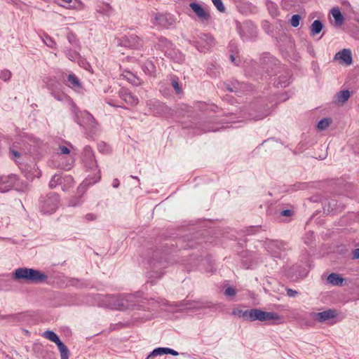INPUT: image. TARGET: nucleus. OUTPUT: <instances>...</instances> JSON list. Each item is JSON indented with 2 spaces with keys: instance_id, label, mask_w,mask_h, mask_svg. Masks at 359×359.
Wrapping results in <instances>:
<instances>
[{
  "instance_id": "obj_1",
  "label": "nucleus",
  "mask_w": 359,
  "mask_h": 359,
  "mask_svg": "<svg viewBox=\"0 0 359 359\" xmlns=\"http://www.w3.org/2000/svg\"><path fill=\"white\" fill-rule=\"evenodd\" d=\"M140 299V297L135 294H126L120 295H107L104 297V305L112 309L125 311L128 309H147L149 311L156 310L161 302L151 299L147 302ZM162 304H165L163 301Z\"/></svg>"
},
{
  "instance_id": "obj_2",
  "label": "nucleus",
  "mask_w": 359,
  "mask_h": 359,
  "mask_svg": "<svg viewBox=\"0 0 359 359\" xmlns=\"http://www.w3.org/2000/svg\"><path fill=\"white\" fill-rule=\"evenodd\" d=\"M83 162L87 171L91 172L86 178L84 183L87 185H93L101 179L100 170L98 168L92 149L86 146L83 149Z\"/></svg>"
},
{
  "instance_id": "obj_3",
  "label": "nucleus",
  "mask_w": 359,
  "mask_h": 359,
  "mask_svg": "<svg viewBox=\"0 0 359 359\" xmlns=\"http://www.w3.org/2000/svg\"><path fill=\"white\" fill-rule=\"evenodd\" d=\"M48 276L37 269L26 267L18 268L13 274V279L27 283H42L46 281Z\"/></svg>"
},
{
  "instance_id": "obj_4",
  "label": "nucleus",
  "mask_w": 359,
  "mask_h": 359,
  "mask_svg": "<svg viewBox=\"0 0 359 359\" xmlns=\"http://www.w3.org/2000/svg\"><path fill=\"white\" fill-rule=\"evenodd\" d=\"M233 313L240 317H243L245 320L251 321L259 320L262 322L278 321L281 320L280 316L275 312L263 311L258 309H252L245 311H234Z\"/></svg>"
},
{
  "instance_id": "obj_5",
  "label": "nucleus",
  "mask_w": 359,
  "mask_h": 359,
  "mask_svg": "<svg viewBox=\"0 0 359 359\" xmlns=\"http://www.w3.org/2000/svg\"><path fill=\"white\" fill-rule=\"evenodd\" d=\"M74 114V121L90 135L95 133L97 130V123L94 117L87 111H79L72 107Z\"/></svg>"
},
{
  "instance_id": "obj_6",
  "label": "nucleus",
  "mask_w": 359,
  "mask_h": 359,
  "mask_svg": "<svg viewBox=\"0 0 359 359\" xmlns=\"http://www.w3.org/2000/svg\"><path fill=\"white\" fill-rule=\"evenodd\" d=\"M60 204L59 196L55 193H49L40 198L39 208L44 214H53Z\"/></svg>"
},
{
  "instance_id": "obj_7",
  "label": "nucleus",
  "mask_w": 359,
  "mask_h": 359,
  "mask_svg": "<svg viewBox=\"0 0 359 359\" xmlns=\"http://www.w3.org/2000/svg\"><path fill=\"white\" fill-rule=\"evenodd\" d=\"M156 46L164 52L165 55L176 60L177 62H181L184 60L182 55L172 48V43L167 39L163 37L158 38Z\"/></svg>"
},
{
  "instance_id": "obj_8",
  "label": "nucleus",
  "mask_w": 359,
  "mask_h": 359,
  "mask_svg": "<svg viewBox=\"0 0 359 359\" xmlns=\"http://www.w3.org/2000/svg\"><path fill=\"white\" fill-rule=\"evenodd\" d=\"M151 22L159 28H168L175 24L176 19L170 13H153Z\"/></svg>"
},
{
  "instance_id": "obj_9",
  "label": "nucleus",
  "mask_w": 359,
  "mask_h": 359,
  "mask_svg": "<svg viewBox=\"0 0 359 359\" xmlns=\"http://www.w3.org/2000/svg\"><path fill=\"white\" fill-rule=\"evenodd\" d=\"M147 105L154 115L169 118L172 114V110L159 100H149Z\"/></svg>"
},
{
  "instance_id": "obj_10",
  "label": "nucleus",
  "mask_w": 359,
  "mask_h": 359,
  "mask_svg": "<svg viewBox=\"0 0 359 359\" xmlns=\"http://www.w3.org/2000/svg\"><path fill=\"white\" fill-rule=\"evenodd\" d=\"M193 44L198 51L205 52L214 46L215 41L212 36L201 33L193 41Z\"/></svg>"
},
{
  "instance_id": "obj_11",
  "label": "nucleus",
  "mask_w": 359,
  "mask_h": 359,
  "mask_svg": "<svg viewBox=\"0 0 359 359\" xmlns=\"http://www.w3.org/2000/svg\"><path fill=\"white\" fill-rule=\"evenodd\" d=\"M43 336L57 344L61 359H69V351L68 348L61 341L59 337L54 332L47 330L43 334Z\"/></svg>"
},
{
  "instance_id": "obj_12",
  "label": "nucleus",
  "mask_w": 359,
  "mask_h": 359,
  "mask_svg": "<svg viewBox=\"0 0 359 359\" xmlns=\"http://www.w3.org/2000/svg\"><path fill=\"white\" fill-rule=\"evenodd\" d=\"M118 44L131 48H139L142 46V40L135 34H128L122 39H118Z\"/></svg>"
},
{
  "instance_id": "obj_13",
  "label": "nucleus",
  "mask_w": 359,
  "mask_h": 359,
  "mask_svg": "<svg viewBox=\"0 0 359 359\" xmlns=\"http://www.w3.org/2000/svg\"><path fill=\"white\" fill-rule=\"evenodd\" d=\"M189 7L197 16L199 21L204 22L210 20V15L208 9L205 7L196 2L190 3Z\"/></svg>"
},
{
  "instance_id": "obj_14",
  "label": "nucleus",
  "mask_w": 359,
  "mask_h": 359,
  "mask_svg": "<svg viewBox=\"0 0 359 359\" xmlns=\"http://www.w3.org/2000/svg\"><path fill=\"white\" fill-rule=\"evenodd\" d=\"M266 249L274 257H280L286 249V243L279 241H271L266 244Z\"/></svg>"
},
{
  "instance_id": "obj_15",
  "label": "nucleus",
  "mask_w": 359,
  "mask_h": 359,
  "mask_svg": "<svg viewBox=\"0 0 359 359\" xmlns=\"http://www.w3.org/2000/svg\"><path fill=\"white\" fill-rule=\"evenodd\" d=\"M180 308L179 310H198L203 308L209 307L206 302L203 301H192L189 299H184L180 303Z\"/></svg>"
},
{
  "instance_id": "obj_16",
  "label": "nucleus",
  "mask_w": 359,
  "mask_h": 359,
  "mask_svg": "<svg viewBox=\"0 0 359 359\" xmlns=\"http://www.w3.org/2000/svg\"><path fill=\"white\" fill-rule=\"evenodd\" d=\"M15 180L16 175L15 174L0 175V192L4 193L12 189Z\"/></svg>"
},
{
  "instance_id": "obj_17",
  "label": "nucleus",
  "mask_w": 359,
  "mask_h": 359,
  "mask_svg": "<svg viewBox=\"0 0 359 359\" xmlns=\"http://www.w3.org/2000/svg\"><path fill=\"white\" fill-rule=\"evenodd\" d=\"M60 6L67 9L81 10L83 8V4L80 0H56Z\"/></svg>"
},
{
  "instance_id": "obj_18",
  "label": "nucleus",
  "mask_w": 359,
  "mask_h": 359,
  "mask_svg": "<svg viewBox=\"0 0 359 359\" xmlns=\"http://www.w3.org/2000/svg\"><path fill=\"white\" fill-rule=\"evenodd\" d=\"M65 84L74 89L76 91H79L82 89V84L79 78L73 73H70L67 75V79L65 80Z\"/></svg>"
},
{
  "instance_id": "obj_19",
  "label": "nucleus",
  "mask_w": 359,
  "mask_h": 359,
  "mask_svg": "<svg viewBox=\"0 0 359 359\" xmlns=\"http://www.w3.org/2000/svg\"><path fill=\"white\" fill-rule=\"evenodd\" d=\"M120 97L124 100L127 104L130 105H135L138 103V98L133 95L128 90L121 88L119 91Z\"/></svg>"
},
{
  "instance_id": "obj_20",
  "label": "nucleus",
  "mask_w": 359,
  "mask_h": 359,
  "mask_svg": "<svg viewBox=\"0 0 359 359\" xmlns=\"http://www.w3.org/2000/svg\"><path fill=\"white\" fill-rule=\"evenodd\" d=\"M337 313L335 310L328 309L323 312L314 314V318L318 322H324L332 319L337 316Z\"/></svg>"
},
{
  "instance_id": "obj_21",
  "label": "nucleus",
  "mask_w": 359,
  "mask_h": 359,
  "mask_svg": "<svg viewBox=\"0 0 359 359\" xmlns=\"http://www.w3.org/2000/svg\"><path fill=\"white\" fill-rule=\"evenodd\" d=\"M226 90L230 92H241L244 91L247 88V84L244 83H240L238 81L232 80L224 83Z\"/></svg>"
},
{
  "instance_id": "obj_22",
  "label": "nucleus",
  "mask_w": 359,
  "mask_h": 359,
  "mask_svg": "<svg viewBox=\"0 0 359 359\" xmlns=\"http://www.w3.org/2000/svg\"><path fill=\"white\" fill-rule=\"evenodd\" d=\"M334 59L339 60L341 62H344L347 65H350L352 63L351 51L349 49H343L335 55Z\"/></svg>"
},
{
  "instance_id": "obj_23",
  "label": "nucleus",
  "mask_w": 359,
  "mask_h": 359,
  "mask_svg": "<svg viewBox=\"0 0 359 359\" xmlns=\"http://www.w3.org/2000/svg\"><path fill=\"white\" fill-rule=\"evenodd\" d=\"M163 354H170L172 355H178L179 353L174 349L170 348H156L154 349L149 355L147 356L146 359H149L150 358L156 357L158 355H162Z\"/></svg>"
},
{
  "instance_id": "obj_24",
  "label": "nucleus",
  "mask_w": 359,
  "mask_h": 359,
  "mask_svg": "<svg viewBox=\"0 0 359 359\" xmlns=\"http://www.w3.org/2000/svg\"><path fill=\"white\" fill-rule=\"evenodd\" d=\"M43 83L50 93L55 90H58L60 86V84L54 78L50 76L44 77Z\"/></svg>"
},
{
  "instance_id": "obj_25",
  "label": "nucleus",
  "mask_w": 359,
  "mask_h": 359,
  "mask_svg": "<svg viewBox=\"0 0 359 359\" xmlns=\"http://www.w3.org/2000/svg\"><path fill=\"white\" fill-rule=\"evenodd\" d=\"M13 189L18 192L26 193L29 191V185L28 184L19 178L18 175H16V180L13 184Z\"/></svg>"
},
{
  "instance_id": "obj_26",
  "label": "nucleus",
  "mask_w": 359,
  "mask_h": 359,
  "mask_svg": "<svg viewBox=\"0 0 359 359\" xmlns=\"http://www.w3.org/2000/svg\"><path fill=\"white\" fill-rule=\"evenodd\" d=\"M323 28V24L319 20H316L313 22L310 27V34L312 36H314L318 34Z\"/></svg>"
},
{
  "instance_id": "obj_27",
  "label": "nucleus",
  "mask_w": 359,
  "mask_h": 359,
  "mask_svg": "<svg viewBox=\"0 0 359 359\" xmlns=\"http://www.w3.org/2000/svg\"><path fill=\"white\" fill-rule=\"evenodd\" d=\"M331 13L334 19L335 24L337 26H341L344 23V18L339 9L338 8H333L331 10Z\"/></svg>"
},
{
  "instance_id": "obj_28",
  "label": "nucleus",
  "mask_w": 359,
  "mask_h": 359,
  "mask_svg": "<svg viewBox=\"0 0 359 359\" xmlns=\"http://www.w3.org/2000/svg\"><path fill=\"white\" fill-rule=\"evenodd\" d=\"M327 281L333 285L339 286L343 284L344 279L339 274L331 273L327 277Z\"/></svg>"
},
{
  "instance_id": "obj_29",
  "label": "nucleus",
  "mask_w": 359,
  "mask_h": 359,
  "mask_svg": "<svg viewBox=\"0 0 359 359\" xmlns=\"http://www.w3.org/2000/svg\"><path fill=\"white\" fill-rule=\"evenodd\" d=\"M144 72L149 76H154L156 72V67L151 61L147 60L142 66Z\"/></svg>"
},
{
  "instance_id": "obj_30",
  "label": "nucleus",
  "mask_w": 359,
  "mask_h": 359,
  "mask_svg": "<svg viewBox=\"0 0 359 359\" xmlns=\"http://www.w3.org/2000/svg\"><path fill=\"white\" fill-rule=\"evenodd\" d=\"M41 41L50 48H56L57 43L50 36L47 34H43V35L39 36Z\"/></svg>"
},
{
  "instance_id": "obj_31",
  "label": "nucleus",
  "mask_w": 359,
  "mask_h": 359,
  "mask_svg": "<svg viewBox=\"0 0 359 359\" xmlns=\"http://www.w3.org/2000/svg\"><path fill=\"white\" fill-rule=\"evenodd\" d=\"M350 97V92L348 90H341L336 95V101L339 103H345Z\"/></svg>"
},
{
  "instance_id": "obj_32",
  "label": "nucleus",
  "mask_w": 359,
  "mask_h": 359,
  "mask_svg": "<svg viewBox=\"0 0 359 359\" xmlns=\"http://www.w3.org/2000/svg\"><path fill=\"white\" fill-rule=\"evenodd\" d=\"M266 5L269 13L273 17H276L278 15V6L274 2L271 1H267Z\"/></svg>"
},
{
  "instance_id": "obj_33",
  "label": "nucleus",
  "mask_w": 359,
  "mask_h": 359,
  "mask_svg": "<svg viewBox=\"0 0 359 359\" xmlns=\"http://www.w3.org/2000/svg\"><path fill=\"white\" fill-rule=\"evenodd\" d=\"M40 176H41V171L35 165L30 168V170L25 174V177L27 179H31V180H32L33 178H35V177H39Z\"/></svg>"
},
{
  "instance_id": "obj_34",
  "label": "nucleus",
  "mask_w": 359,
  "mask_h": 359,
  "mask_svg": "<svg viewBox=\"0 0 359 359\" xmlns=\"http://www.w3.org/2000/svg\"><path fill=\"white\" fill-rule=\"evenodd\" d=\"M332 123V119L330 118H325L321 119L317 124V128L320 130H325Z\"/></svg>"
},
{
  "instance_id": "obj_35",
  "label": "nucleus",
  "mask_w": 359,
  "mask_h": 359,
  "mask_svg": "<svg viewBox=\"0 0 359 359\" xmlns=\"http://www.w3.org/2000/svg\"><path fill=\"white\" fill-rule=\"evenodd\" d=\"M62 177L59 174L54 175L49 182V187L51 189L56 187L57 184L62 183Z\"/></svg>"
},
{
  "instance_id": "obj_36",
  "label": "nucleus",
  "mask_w": 359,
  "mask_h": 359,
  "mask_svg": "<svg viewBox=\"0 0 359 359\" xmlns=\"http://www.w3.org/2000/svg\"><path fill=\"white\" fill-rule=\"evenodd\" d=\"M67 57L71 61L78 60L80 57L79 53L76 50H65Z\"/></svg>"
},
{
  "instance_id": "obj_37",
  "label": "nucleus",
  "mask_w": 359,
  "mask_h": 359,
  "mask_svg": "<svg viewBox=\"0 0 359 359\" xmlns=\"http://www.w3.org/2000/svg\"><path fill=\"white\" fill-rule=\"evenodd\" d=\"M52 96L58 101H63L68 99V97L62 93H60L57 90H55L50 93Z\"/></svg>"
},
{
  "instance_id": "obj_38",
  "label": "nucleus",
  "mask_w": 359,
  "mask_h": 359,
  "mask_svg": "<svg viewBox=\"0 0 359 359\" xmlns=\"http://www.w3.org/2000/svg\"><path fill=\"white\" fill-rule=\"evenodd\" d=\"M11 76L12 73L8 69H4L0 72V79L4 81H8Z\"/></svg>"
},
{
  "instance_id": "obj_39",
  "label": "nucleus",
  "mask_w": 359,
  "mask_h": 359,
  "mask_svg": "<svg viewBox=\"0 0 359 359\" xmlns=\"http://www.w3.org/2000/svg\"><path fill=\"white\" fill-rule=\"evenodd\" d=\"M127 79L134 86H139L141 84V81L139 78L133 75V74L129 73L128 76H126Z\"/></svg>"
},
{
  "instance_id": "obj_40",
  "label": "nucleus",
  "mask_w": 359,
  "mask_h": 359,
  "mask_svg": "<svg viewBox=\"0 0 359 359\" xmlns=\"http://www.w3.org/2000/svg\"><path fill=\"white\" fill-rule=\"evenodd\" d=\"M10 152L11 154V159L15 162H18V159L20 158V157L21 156V152L15 150L13 148L10 149Z\"/></svg>"
},
{
  "instance_id": "obj_41",
  "label": "nucleus",
  "mask_w": 359,
  "mask_h": 359,
  "mask_svg": "<svg viewBox=\"0 0 359 359\" xmlns=\"http://www.w3.org/2000/svg\"><path fill=\"white\" fill-rule=\"evenodd\" d=\"M214 6L217 8V9L219 12H224L225 7L222 1V0H212Z\"/></svg>"
},
{
  "instance_id": "obj_42",
  "label": "nucleus",
  "mask_w": 359,
  "mask_h": 359,
  "mask_svg": "<svg viewBox=\"0 0 359 359\" xmlns=\"http://www.w3.org/2000/svg\"><path fill=\"white\" fill-rule=\"evenodd\" d=\"M300 16L297 14L293 15L290 20V24L294 27H297L299 25Z\"/></svg>"
},
{
  "instance_id": "obj_43",
  "label": "nucleus",
  "mask_w": 359,
  "mask_h": 359,
  "mask_svg": "<svg viewBox=\"0 0 359 359\" xmlns=\"http://www.w3.org/2000/svg\"><path fill=\"white\" fill-rule=\"evenodd\" d=\"M67 40L72 45L78 46L77 39L72 33L70 32L67 34Z\"/></svg>"
},
{
  "instance_id": "obj_44",
  "label": "nucleus",
  "mask_w": 359,
  "mask_h": 359,
  "mask_svg": "<svg viewBox=\"0 0 359 359\" xmlns=\"http://www.w3.org/2000/svg\"><path fill=\"white\" fill-rule=\"evenodd\" d=\"M172 86L173 88L175 90V91L177 93H180L181 89L180 88V85L178 83V81H177V77H173L172 79Z\"/></svg>"
},
{
  "instance_id": "obj_45",
  "label": "nucleus",
  "mask_w": 359,
  "mask_h": 359,
  "mask_svg": "<svg viewBox=\"0 0 359 359\" xmlns=\"http://www.w3.org/2000/svg\"><path fill=\"white\" fill-rule=\"evenodd\" d=\"M81 203H82V201L81 198H74L69 201V205L75 207V206L81 205Z\"/></svg>"
},
{
  "instance_id": "obj_46",
  "label": "nucleus",
  "mask_w": 359,
  "mask_h": 359,
  "mask_svg": "<svg viewBox=\"0 0 359 359\" xmlns=\"http://www.w3.org/2000/svg\"><path fill=\"white\" fill-rule=\"evenodd\" d=\"M78 63L79 66L82 67L83 68L90 70V65L84 59L81 58V57L78 60Z\"/></svg>"
},
{
  "instance_id": "obj_47",
  "label": "nucleus",
  "mask_w": 359,
  "mask_h": 359,
  "mask_svg": "<svg viewBox=\"0 0 359 359\" xmlns=\"http://www.w3.org/2000/svg\"><path fill=\"white\" fill-rule=\"evenodd\" d=\"M224 294L228 297H233L236 294V290L233 287H229L225 290Z\"/></svg>"
},
{
  "instance_id": "obj_48",
  "label": "nucleus",
  "mask_w": 359,
  "mask_h": 359,
  "mask_svg": "<svg viewBox=\"0 0 359 359\" xmlns=\"http://www.w3.org/2000/svg\"><path fill=\"white\" fill-rule=\"evenodd\" d=\"M201 128V130L202 132H210V131H212V132H215V131H217L219 130V128H215V127H200Z\"/></svg>"
},
{
  "instance_id": "obj_49",
  "label": "nucleus",
  "mask_w": 359,
  "mask_h": 359,
  "mask_svg": "<svg viewBox=\"0 0 359 359\" xmlns=\"http://www.w3.org/2000/svg\"><path fill=\"white\" fill-rule=\"evenodd\" d=\"M59 150H60V153L62 154H69V151H70L69 149L67 146H65V145L60 146Z\"/></svg>"
},
{
  "instance_id": "obj_50",
  "label": "nucleus",
  "mask_w": 359,
  "mask_h": 359,
  "mask_svg": "<svg viewBox=\"0 0 359 359\" xmlns=\"http://www.w3.org/2000/svg\"><path fill=\"white\" fill-rule=\"evenodd\" d=\"M84 217L87 221H94L96 219L97 216L94 213H88Z\"/></svg>"
},
{
  "instance_id": "obj_51",
  "label": "nucleus",
  "mask_w": 359,
  "mask_h": 359,
  "mask_svg": "<svg viewBox=\"0 0 359 359\" xmlns=\"http://www.w3.org/2000/svg\"><path fill=\"white\" fill-rule=\"evenodd\" d=\"M297 294L298 292L296 290H294L290 288L287 289V294L290 297H294Z\"/></svg>"
},
{
  "instance_id": "obj_52",
  "label": "nucleus",
  "mask_w": 359,
  "mask_h": 359,
  "mask_svg": "<svg viewBox=\"0 0 359 359\" xmlns=\"http://www.w3.org/2000/svg\"><path fill=\"white\" fill-rule=\"evenodd\" d=\"M292 215V211L290 210H285L280 212V215L284 217H290Z\"/></svg>"
},
{
  "instance_id": "obj_53",
  "label": "nucleus",
  "mask_w": 359,
  "mask_h": 359,
  "mask_svg": "<svg viewBox=\"0 0 359 359\" xmlns=\"http://www.w3.org/2000/svg\"><path fill=\"white\" fill-rule=\"evenodd\" d=\"M269 114V112L267 111L262 115L254 116V117H252V118L255 119V120L262 119V118H265L266 116H267Z\"/></svg>"
},
{
  "instance_id": "obj_54",
  "label": "nucleus",
  "mask_w": 359,
  "mask_h": 359,
  "mask_svg": "<svg viewBox=\"0 0 359 359\" xmlns=\"http://www.w3.org/2000/svg\"><path fill=\"white\" fill-rule=\"evenodd\" d=\"M72 163H73V160H71L70 163L65 164V165H62V167L63 169L69 170L71 169Z\"/></svg>"
},
{
  "instance_id": "obj_55",
  "label": "nucleus",
  "mask_w": 359,
  "mask_h": 359,
  "mask_svg": "<svg viewBox=\"0 0 359 359\" xmlns=\"http://www.w3.org/2000/svg\"><path fill=\"white\" fill-rule=\"evenodd\" d=\"M288 84H289V82L287 81H280L277 83V86H280V87H286Z\"/></svg>"
},
{
  "instance_id": "obj_56",
  "label": "nucleus",
  "mask_w": 359,
  "mask_h": 359,
  "mask_svg": "<svg viewBox=\"0 0 359 359\" xmlns=\"http://www.w3.org/2000/svg\"><path fill=\"white\" fill-rule=\"evenodd\" d=\"M119 184V180L118 179H114L112 182V187L116 189L118 187Z\"/></svg>"
},
{
  "instance_id": "obj_57",
  "label": "nucleus",
  "mask_w": 359,
  "mask_h": 359,
  "mask_svg": "<svg viewBox=\"0 0 359 359\" xmlns=\"http://www.w3.org/2000/svg\"><path fill=\"white\" fill-rule=\"evenodd\" d=\"M353 255L355 259H359V248L354 250Z\"/></svg>"
},
{
  "instance_id": "obj_58",
  "label": "nucleus",
  "mask_w": 359,
  "mask_h": 359,
  "mask_svg": "<svg viewBox=\"0 0 359 359\" xmlns=\"http://www.w3.org/2000/svg\"><path fill=\"white\" fill-rule=\"evenodd\" d=\"M64 180H65V181H67L68 183H72V182H73V179H72L71 177H69V176L67 177H66L65 179H64Z\"/></svg>"
},
{
  "instance_id": "obj_59",
  "label": "nucleus",
  "mask_w": 359,
  "mask_h": 359,
  "mask_svg": "<svg viewBox=\"0 0 359 359\" xmlns=\"http://www.w3.org/2000/svg\"><path fill=\"white\" fill-rule=\"evenodd\" d=\"M230 58H231V61H232L233 62H234L235 57H234V56H233V55H231L230 56Z\"/></svg>"
},
{
  "instance_id": "obj_60",
  "label": "nucleus",
  "mask_w": 359,
  "mask_h": 359,
  "mask_svg": "<svg viewBox=\"0 0 359 359\" xmlns=\"http://www.w3.org/2000/svg\"><path fill=\"white\" fill-rule=\"evenodd\" d=\"M131 177H133V178H134V179H135V180H137L140 181V179H139L137 177H135V176H133V175H132V176H131Z\"/></svg>"
}]
</instances>
